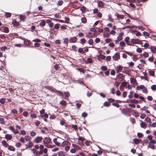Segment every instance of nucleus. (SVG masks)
Returning <instances> with one entry per match:
<instances>
[{"label":"nucleus","mask_w":156,"mask_h":156,"mask_svg":"<svg viewBox=\"0 0 156 156\" xmlns=\"http://www.w3.org/2000/svg\"><path fill=\"white\" fill-rule=\"evenodd\" d=\"M51 140L49 137H46L43 139V142L44 145L50 143Z\"/></svg>","instance_id":"1"},{"label":"nucleus","mask_w":156,"mask_h":156,"mask_svg":"<svg viewBox=\"0 0 156 156\" xmlns=\"http://www.w3.org/2000/svg\"><path fill=\"white\" fill-rule=\"evenodd\" d=\"M131 42L132 43L134 44H140L141 43L140 41L138 39H132Z\"/></svg>","instance_id":"2"},{"label":"nucleus","mask_w":156,"mask_h":156,"mask_svg":"<svg viewBox=\"0 0 156 156\" xmlns=\"http://www.w3.org/2000/svg\"><path fill=\"white\" fill-rule=\"evenodd\" d=\"M113 60L115 61H118L120 58V55L119 53H116L112 56Z\"/></svg>","instance_id":"3"},{"label":"nucleus","mask_w":156,"mask_h":156,"mask_svg":"<svg viewBox=\"0 0 156 156\" xmlns=\"http://www.w3.org/2000/svg\"><path fill=\"white\" fill-rule=\"evenodd\" d=\"M123 69V66L120 65L118 66L115 68L116 71L117 72V73H118L119 72H121Z\"/></svg>","instance_id":"4"},{"label":"nucleus","mask_w":156,"mask_h":156,"mask_svg":"<svg viewBox=\"0 0 156 156\" xmlns=\"http://www.w3.org/2000/svg\"><path fill=\"white\" fill-rule=\"evenodd\" d=\"M77 41V39L76 37H71L69 39V41L71 43H75Z\"/></svg>","instance_id":"5"},{"label":"nucleus","mask_w":156,"mask_h":156,"mask_svg":"<svg viewBox=\"0 0 156 156\" xmlns=\"http://www.w3.org/2000/svg\"><path fill=\"white\" fill-rule=\"evenodd\" d=\"M42 139V137L41 136H37L34 139L35 142L38 143L40 142Z\"/></svg>","instance_id":"6"},{"label":"nucleus","mask_w":156,"mask_h":156,"mask_svg":"<svg viewBox=\"0 0 156 156\" xmlns=\"http://www.w3.org/2000/svg\"><path fill=\"white\" fill-rule=\"evenodd\" d=\"M70 143L67 141H64L61 144V145L62 147H64L66 145H68L70 144Z\"/></svg>","instance_id":"7"},{"label":"nucleus","mask_w":156,"mask_h":156,"mask_svg":"<svg viewBox=\"0 0 156 156\" xmlns=\"http://www.w3.org/2000/svg\"><path fill=\"white\" fill-rule=\"evenodd\" d=\"M5 138L8 140H11L12 138V136L9 134H6L5 136Z\"/></svg>","instance_id":"8"},{"label":"nucleus","mask_w":156,"mask_h":156,"mask_svg":"<svg viewBox=\"0 0 156 156\" xmlns=\"http://www.w3.org/2000/svg\"><path fill=\"white\" fill-rule=\"evenodd\" d=\"M72 145L73 147L74 148L76 151L80 150L81 149V147L77 145L73 144Z\"/></svg>","instance_id":"9"},{"label":"nucleus","mask_w":156,"mask_h":156,"mask_svg":"<svg viewBox=\"0 0 156 156\" xmlns=\"http://www.w3.org/2000/svg\"><path fill=\"white\" fill-rule=\"evenodd\" d=\"M142 141V140L140 139H134L133 140V141L136 144H138L140 143Z\"/></svg>","instance_id":"10"},{"label":"nucleus","mask_w":156,"mask_h":156,"mask_svg":"<svg viewBox=\"0 0 156 156\" xmlns=\"http://www.w3.org/2000/svg\"><path fill=\"white\" fill-rule=\"evenodd\" d=\"M140 126L141 127L144 128H145L147 126V125L145 123L143 122L140 123Z\"/></svg>","instance_id":"11"},{"label":"nucleus","mask_w":156,"mask_h":156,"mask_svg":"<svg viewBox=\"0 0 156 156\" xmlns=\"http://www.w3.org/2000/svg\"><path fill=\"white\" fill-rule=\"evenodd\" d=\"M54 143L57 146L60 145V143L57 141V139L56 138H54L53 140Z\"/></svg>","instance_id":"12"},{"label":"nucleus","mask_w":156,"mask_h":156,"mask_svg":"<svg viewBox=\"0 0 156 156\" xmlns=\"http://www.w3.org/2000/svg\"><path fill=\"white\" fill-rule=\"evenodd\" d=\"M148 73L149 74L150 76H154V71L153 70H149L148 71Z\"/></svg>","instance_id":"13"},{"label":"nucleus","mask_w":156,"mask_h":156,"mask_svg":"<svg viewBox=\"0 0 156 156\" xmlns=\"http://www.w3.org/2000/svg\"><path fill=\"white\" fill-rule=\"evenodd\" d=\"M2 144L3 146L5 147H7L8 146V144L6 143L5 140H3L2 141Z\"/></svg>","instance_id":"14"},{"label":"nucleus","mask_w":156,"mask_h":156,"mask_svg":"<svg viewBox=\"0 0 156 156\" xmlns=\"http://www.w3.org/2000/svg\"><path fill=\"white\" fill-rule=\"evenodd\" d=\"M8 149L10 151H15V148L14 147L11 145L8 146Z\"/></svg>","instance_id":"15"},{"label":"nucleus","mask_w":156,"mask_h":156,"mask_svg":"<svg viewBox=\"0 0 156 156\" xmlns=\"http://www.w3.org/2000/svg\"><path fill=\"white\" fill-rule=\"evenodd\" d=\"M45 24L46 22L43 20H42V21L39 23V25L41 27H44Z\"/></svg>","instance_id":"16"},{"label":"nucleus","mask_w":156,"mask_h":156,"mask_svg":"<svg viewBox=\"0 0 156 156\" xmlns=\"http://www.w3.org/2000/svg\"><path fill=\"white\" fill-rule=\"evenodd\" d=\"M116 16L118 19H123L124 18V16L123 15H120L119 14H116Z\"/></svg>","instance_id":"17"},{"label":"nucleus","mask_w":156,"mask_h":156,"mask_svg":"<svg viewBox=\"0 0 156 156\" xmlns=\"http://www.w3.org/2000/svg\"><path fill=\"white\" fill-rule=\"evenodd\" d=\"M98 5L99 7H103L104 5V3L103 2L101 1H99L98 2Z\"/></svg>","instance_id":"18"},{"label":"nucleus","mask_w":156,"mask_h":156,"mask_svg":"<svg viewBox=\"0 0 156 156\" xmlns=\"http://www.w3.org/2000/svg\"><path fill=\"white\" fill-rule=\"evenodd\" d=\"M151 51L153 53H156V47H152L151 48Z\"/></svg>","instance_id":"19"},{"label":"nucleus","mask_w":156,"mask_h":156,"mask_svg":"<svg viewBox=\"0 0 156 156\" xmlns=\"http://www.w3.org/2000/svg\"><path fill=\"white\" fill-rule=\"evenodd\" d=\"M130 82L131 83L134 84L136 82V80L133 78H131L130 79Z\"/></svg>","instance_id":"20"},{"label":"nucleus","mask_w":156,"mask_h":156,"mask_svg":"<svg viewBox=\"0 0 156 156\" xmlns=\"http://www.w3.org/2000/svg\"><path fill=\"white\" fill-rule=\"evenodd\" d=\"M64 94L65 95V98L67 100H68V98H67V97H68L69 95V92H65L64 93Z\"/></svg>","instance_id":"21"},{"label":"nucleus","mask_w":156,"mask_h":156,"mask_svg":"<svg viewBox=\"0 0 156 156\" xmlns=\"http://www.w3.org/2000/svg\"><path fill=\"white\" fill-rule=\"evenodd\" d=\"M3 31L5 33H8L9 32V28L6 27H3Z\"/></svg>","instance_id":"22"},{"label":"nucleus","mask_w":156,"mask_h":156,"mask_svg":"<svg viewBox=\"0 0 156 156\" xmlns=\"http://www.w3.org/2000/svg\"><path fill=\"white\" fill-rule=\"evenodd\" d=\"M81 22L83 23H86L87 22V20L86 17H83L81 18Z\"/></svg>","instance_id":"23"},{"label":"nucleus","mask_w":156,"mask_h":156,"mask_svg":"<svg viewBox=\"0 0 156 156\" xmlns=\"http://www.w3.org/2000/svg\"><path fill=\"white\" fill-rule=\"evenodd\" d=\"M58 156H64L65 154L63 151H60L58 152Z\"/></svg>","instance_id":"24"},{"label":"nucleus","mask_w":156,"mask_h":156,"mask_svg":"<svg viewBox=\"0 0 156 156\" xmlns=\"http://www.w3.org/2000/svg\"><path fill=\"white\" fill-rule=\"evenodd\" d=\"M12 24L15 26H17L19 24L15 20L12 21Z\"/></svg>","instance_id":"25"},{"label":"nucleus","mask_w":156,"mask_h":156,"mask_svg":"<svg viewBox=\"0 0 156 156\" xmlns=\"http://www.w3.org/2000/svg\"><path fill=\"white\" fill-rule=\"evenodd\" d=\"M145 120L147 122L151 123V120L148 117H147L145 118Z\"/></svg>","instance_id":"26"},{"label":"nucleus","mask_w":156,"mask_h":156,"mask_svg":"<svg viewBox=\"0 0 156 156\" xmlns=\"http://www.w3.org/2000/svg\"><path fill=\"white\" fill-rule=\"evenodd\" d=\"M132 59L133 61H136L138 59V58L137 55H135L133 57Z\"/></svg>","instance_id":"27"},{"label":"nucleus","mask_w":156,"mask_h":156,"mask_svg":"<svg viewBox=\"0 0 156 156\" xmlns=\"http://www.w3.org/2000/svg\"><path fill=\"white\" fill-rule=\"evenodd\" d=\"M24 44L25 45H28L30 43V41L27 40H25L24 41Z\"/></svg>","instance_id":"28"},{"label":"nucleus","mask_w":156,"mask_h":156,"mask_svg":"<svg viewBox=\"0 0 156 156\" xmlns=\"http://www.w3.org/2000/svg\"><path fill=\"white\" fill-rule=\"evenodd\" d=\"M88 44L90 45H91L93 44V40L92 39H89L88 42Z\"/></svg>","instance_id":"29"},{"label":"nucleus","mask_w":156,"mask_h":156,"mask_svg":"<svg viewBox=\"0 0 156 156\" xmlns=\"http://www.w3.org/2000/svg\"><path fill=\"white\" fill-rule=\"evenodd\" d=\"M139 88L140 89H143L144 88V85H140L139 86H137L136 87V89L139 90Z\"/></svg>","instance_id":"30"},{"label":"nucleus","mask_w":156,"mask_h":156,"mask_svg":"<svg viewBox=\"0 0 156 156\" xmlns=\"http://www.w3.org/2000/svg\"><path fill=\"white\" fill-rule=\"evenodd\" d=\"M110 103L107 101H106L104 103V106L106 107H108L110 106Z\"/></svg>","instance_id":"31"},{"label":"nucleus","mask_w":156,"mask_h":156,"mask_svg":"<svg viewBox=\"0 0 156 156\" xmlns=\"http://www.w3.org/2000/svg\"><path fill=\"white\" fill-rule=\"evenodd\" d=\"M5 15L6 17H9L11 16V13L9 12H6L5 13Z\"/></svg>","instance_id":"32"},{"label":"nucleus","mask_w":156,"mask_h":156,"mask_svg":"<svg viewBox=\"0 0 156 156\" xmlns=\"http://www.w3.org/2000/svg\"><path fill=\"white\" fill-rule=\"evenodd\" d=\"M49 144H48L45 145L44 146L47 148H51L53 147L54 146H52V145Z\"/></svg>","instance_id":"33"},{"label":"nucleus","mask_w":156,"mask_h":156,"mask_svg":"<svg viewBox=\"0 0 156 156\" xmlns=\"http://www.w3.org/2000/svg\"><path fill=\"white\" fill-rule=\"evenodd\" d=\"M28 147L29 148L31 147L33 145V144L32 142H29L28 143Z\"/></svg>","instance_id":"34"},{"label":"nucleus","mask_w":156,"mask_h":156,"mask_svg":"<svg viewBox=\"0 0 156 156\" xmlns=\"http://www.w3.org/2000/svg\"><path fill=\"white\" fill-rule=\"evenodd\" d=\"M101 69L103 71H106L107 70V68L106 66H102L101 67Z\"/></svg>","instance_id":"35"},{"label":"nucleus","mask_w":156,"mask_h":156,"mask_svg":"<svg viewBox=\"0 0 156 156\" xmlns=\"http://www.w3.org/2000/svg\"><path fill=\"white\" fill-rule=\"evenodd\" d=\"M134 27V26L132 25V26H126V27H124V28H123V29H124L126 28H128L129 29H132Z\"/></svg>","instance_id":"36"},{"label":"nucleus","mask_w":156,"mask_h":156,"mask_svg":"<svg viewBox=\"0 0 156 156\" xmlns=\"http://www.w3.org/2000/svg\"><path fill=\"white\" fill-rule=\"evenodd\" d=\"M36 135V133L34 131H31L30 133V135L31 136H34Z\"/></svg>","instance_id":"37"},{"label":"nucleus","mask_w":156,"mask_h":156,"mask_svg":"<svg viewBox=\"0 0 156 156\" xmlns=\"http://www.w3.org/2000/svg\"><path fill=\"white\" fill-rule=\"evenodd\" d=\"M56 92V93L58 95L60 96H63L62 93L59 91H57Z\"/></svg>","instance_id":"38"},{"label":"nucleus","mask_w":156,"mask_h":156,"mask_svg":"<svg viewBox=\"0 0 156 156\" xmlns=\"http://www.w3.org/2000/svg\"><path fill=\"white\" fill-rule=\"evenodd\" d=\"M151 88L153 90L155 91L156 90V85H154L152 86Z\"/></svg>","instance_id":"39"},{"label":"nucleus","mask_w":156,"mask_h":156,"mask_svg":"<svg viewBox=\"0 0 156 156\" xmlns=\"http://www.w3.org/2000/svg\"><path fill=\"white\" fill-rule=\"evenodd\" d=\"M132 112L133 115H134L135 116H138V115L137 114V112L136 111H135L134 110H133L132 111Z\"/></svg>","instance_id":"40"},{"label":"nucleus","mask_w":156,"mask_h":156,"mask_svg":"<svg viewBox=\"0 0 156 156\" xmlns=\"http://www.w3.org/2000/svg\"><path fill=\"white\" fill-rule=\"evenodd\" d=\"M60 25V24H58V23H57V24H55L54 26V28L56 29H58L59 28V26Z\"/></svg>","instance_id":"41"},{"label":"nucleus","mask_w":156,"mask_h":156,"mask_svg":"<svg viewBox=\"0 0 156 156\" xmlns=\"http://www.w3.org/2000/svg\"><path fill=\"white\" fill-rule=\"evenodd\" d=\"M70 148V147L68 145H66L65 148V151H68L69 150Z\"/></svg>","instance_id":"42"},{"label":"nucleus","mask_w":156,"mask_h":156,"mask_svg":"<svg viewBox=\"0 0 156 156\" xmlns=\"http://www.w3.org/2000/svg\"><path fill=\"white\" fill-rule=\"evenodd\" d=\"M20 134L23 135H25L26 134V132L24 130H22L20 132Z\"/></svg>","instance_id":"43"},{"label":"nucleus","mask_w":156,"mask_h":156,"mask_svg":"<svg viewBox=\"0 0 156 156\" xmlns=\"http://www.w3.org/2000/svg\"><path fill=\"white\" fill-rule=\"evenodd\" d=\"M141 79H144L145 80H148V78L147 76H141L140 77Z\"/></svg>","instance_id":"44"},{"label":"nucleus","mask_w":156,"mask_h":156,"mask_svg":"<svg viewBox=\"0 0 156 156\" xmlns=\"http://www.w3.org/2000/svg\"><path fill=\"white\" fill-rule=\"evenodd\" d=\"M5 102V100L4 98H1L0 99V103L2 104L4 103Z\"/></svg>","instance_id":"45"},{"label":"nucleus","mask_w":156,"mask_h":156,"mask_svg":"<svg viewBox=\"0 0 156 156\" xmlns=\"http://www.w3.org/2000/svg\"><path fill=\"white\" fill-rule=\"evenodd\" d=\"M148 147L152 149H154L155 147L154 146L153 144H149L148 146Z\"/></svg>","instance_id":"46"},{"label":"nucleus","mask_w":156,"mask_h":156,"mask_svg":"<svg viewBox=\"0 0 156 156\" xmlns=\"http://www.w3.org/2000/svg\"><path fill=\"white\" fill-rule=\"evenodd\" d=\"M120 45L122 47H124L125 45V43L124 41H122L120 42Z\"/></svg>","instance_id":"47"},{"label":"nucleus","mask_w":156,"mask_h":156,"mask_svg":"<svg viewBox=\"0 0 156 156\" xmlns=\"http://www.w3.org/2000/svg\"><path fill=\"white\" fill-rule=\"evenodd\" d=\"M76 151L75 149L74 148H72L70 150V152L72 153H75L76 152Z\"/></svg>","instance_id":"48"},{"label":"nucleus","mask_w":156,"mask_h":156,"mask_svg":"<svg viewBox=\"0 0 156 156\" xmlns=\"http://www.w3.org/2000/svg\"><path fill=\"white\" fill-rule=\"evenodd\" d=\"M92 62V59L90 58H88L87 59V63H91Z\"/></svg>","instance_id":"49"},{"label":"nucleus","mask_w":156,"mask_h":156,"mask_svg":"<svg viewBox=\"0 0 156 156\" xmlns=\"http://www.w3.org/2000/svg\"><path fill=\"white\" fill-rule=\"evenodd\" d=\"M76 69L78 71H79L80 72H81L83 73H84V70L81 68H77Z\"/></svg>","instance_id":"50"},{"label":"nucleus","mask_w":156,"mask_h":156,"mask_svg":"<svg viewBox=\"0 0 156 156\" xmlns=\"http://www.w3.org/2000/svg\"><path fill=\"white\" fill-rule=\"evenodd\" d=\"M91 32H89L86 35V37H93V36L91 35Z\"/></svg>","instance_id":"51"},{"label":"nucleus","mask_w":156,"mask_h":156,"mask_svg":"<svg viewBox=\"0 0 156 156\" xmlns=\"http://www.w3.org/2000/svg\"><path fill=\"white\" fill-rule=\"evenodd\" d=\"M143 55L145 58H147L148 57L149 55L147 52H144L143 54Z\"/></svg>","instance_id":"52"},{"label":"nucleus","mask_w":156,"mask_h":156,"mask_svg":"<svg viewBox=\"0 0 156 156\" xmlns=\"http://www.w3.org/2000/svg\"><path fill=\"white\" fill-rule=\"evenodd\" d=\"M60 104L63 106H66V102L63 100H62Z\"/></svg>","instance_id":"53"},{"label":"nucleus","mask_w":156,"mask_h":156,"mask_svg":"<svg viewBox=\"0 0 156 156\" xmlns=\"http://www.w3.org/2000/svg\"><path fill=\"white\" fill-rule=\"evenodd\" d=\"M122 39V37L121 35H119L117 37V39L118 41H121Z\"/></svg>","instance_id":"54"},{"label":"nucleus","mask_w":156,"mask_h":156,"mask_svg":"<svg viewBox=\"0 0 156 156\" xmlns=\"http://www.w3.org/2000/svg\"><path fill=\"white\" fill-rule=\"evenodd\" d=\"M122 112L123 114L125 115H126L127 114V111L124 109H123L122 110Z\"/></svg>","instance_id":"55"},{"label":"nucleus","mask_w":156,"mask_h":156,"mask_svg":"<svg viewBox=\"0 0 156 156\" xmlns=\"http://www.w3.org/2000/svg\"><path fill=\"white\" fill-rule=\"evenodd\" d=\"M154 58L153 57V56H152L151 57H150L148 58V60L151 62H153V61Z\"/></svg>","instance_id":"56"},{"label":"nucleus","mask_w":156,"mask_h":156,"mask_svg":"<svg viewBox=\"0 0 156 156\" xmlns=\"http://www.w3.org/2000/svg\"><path fill=\"white\" fill-rule=\"evenodd\" d=\"M137 135L139 138H141L143 136V134L142 133H138Z\"/></svg>","instance_id":"57"},{"label":"nucleus","mask_w":156,"mask_h":156,"mask_svg":"<svg viewBox=\"0 0 156 156\" xmlns=\"http://www.w3.org/2000/svg\"><path fill=\"white\" fill-rule=\"evenodd\" d=\"M127 84V83L125 82H124L122 83L121 84V85L122 86L124 87H126Z\"/></svg>","instance_id":"58"},{"label":"nucleus","mask_w":156,"mask_h":156,"mask_svg":"<svg viewBox=\"0 0 156 156\" xmlns=\"http://www.w3.org/2000/svg\"><path fill=\"white\" fill-rule=\"evenodd\" d=\"M0 122L1 124H4L5 123L4 120L2 118H0Z\"/></svg>","instance_id":"59"},{"label":"nucleus","mask_w":156,"mask_h":156,"mask_svg":"<svg viewBox=\"0 0 156 156\" xmlns=\"http://www.w3.org/2000/svg\"><path fill=\"white\" fill-rule=\"evenodd\" d=\"M80 10L83 12H84L86 10V8L84 6L81 7L80 9Z\"/></svg>","instance_id":"60"},{"label":"nucleus","mask_w":156,"mask_h":156,"mask_svg":"<svg viewBox=\"0 0 156 156\" xmlns=\"http://www.w3.org/2000/svg\"><path fill=\"white\" fill-rule=\"evenodd\" d=\"M20 20H23L25 18V16L23 15H20Z\"/></svg>","instance_id":"61"},{"label":"nucleus","mask_w":156,"mask_h":156,"mask_svg":"<svg viewBox=\"0 0 156 156\" xmlns=\"http://www.w3.org/2000/svg\"><path fill=\"white\" fill-rule=\"evenodd\" d=\"M78 51L82 53H84V52H83V49L82 48H79L78 49Z\"/></svg>","instance_id":"62"},{"label":"nucleus","mask_w":156,"mask_h":156,"mask_svg":"<svg viewBox=\"0 0 156 156\" xmlns=\"http://www.w3.org/2000/svg\"><path fill=\"white\" fill-rule=\"evenodd\" d=\"M80 41L82 44H83L86 42V40L84 38L81 39Z\"/></svg>","instance_id":"63"},{"label":"nucleus","mask_w":156,"mask_h":156,"mask_svg":"<svg viewBox=\"0 0 156 156\" xmlns=\"http://www.w3.org/2000/svg\"><path fill=\"white\" fill-rule=\"evenodd\" d=\"M87 113L85 112H83L82 114V116L83 117H85L87 116Z\"/></svg>","instance_id":"64"}]
</instances>
